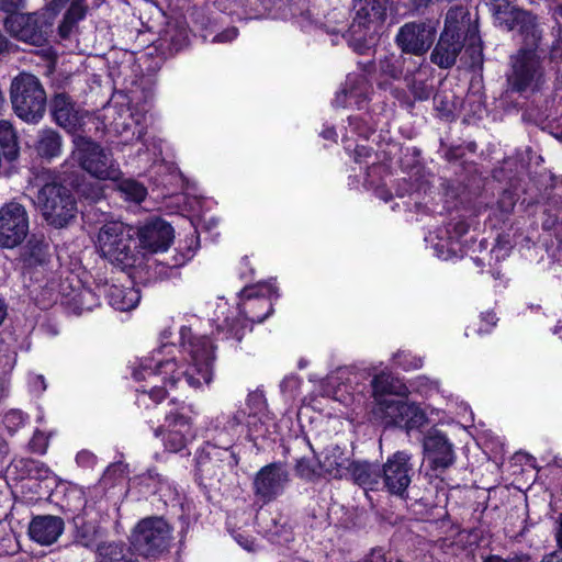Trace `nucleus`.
I'll list each match as a JSON object with an SVG mask.
<instances>
[{
    "label": "nucleus",
    "mask_w": 562,
    "mask_h": 562,
    "mask_svg": "<svg viewBox=\"0 0 562 562\" xmlns=\"http://www.w3.org/2000/svg\"><path fill=\"white\" fill-rule=\"evenodd\" d=\"M435 250H436L437 257L442 260H448L456 254V251L451 247H449V245L440 244V243L435 245Z\"/></svg>",
    "instance_id": "obj_62"
},
{
    "label": "nucleus",
    "mask_w": 562,
    "mask_h": 562,
    "mask_svg": "<svg viewBox=\"0 0 562 562\" xmlns=\"http://www.w3.org/2000/svg\"><path fill=\"white\" fill-rule=\"evenodd\" d=\"M10 101L14 114L22 121L36 124L46 110V92L40 79L29 72H20L10 86Z\"/></svg>",
    "instance_id": "obj_4"
},
{
    "label": "nucleus",
    "mask_w": 562,
    "mask_h": 562,
    "mask_svg": "<svg viewBox=\"0 0 562 562\" xmlns=\"http://www.w3.org/2000/svg\"><path fill=\"white\" fill-rule=\"evenodd\" d=\"M87 12L88 4L86 0H74L64 15L77 24L86 18Z\"/></svg>",
    "instance_id": "obj_49"
},
{
    "label": "nucleus",
    "mask_w": 562,
    "mask_h": 562,
    "mask_svg": "<svg viewBox=\"0 0 562 562\" xmlns=\"http://www.w3.org/2000/svg\"><path fill=\"white\" fill-rule=\"evenodd\" d=\"M77 24L64 15L60 24L58 25V34L61 38H68Z\"/></svg>",
    "instance_id": "obj_58"
},
{
    "label": "nucleus",
    "mask_w": 562,
    "mask_h": 562,
    "mask_svg": "<svg viewBox=\"0 0 562 562\" xmlns=\"http://www.w3.org/2000/svg\"><path fill=\"white\" fill-rule=\"evenodd\" d=\"M7 32L18 41L34 46H42L47 42L52 23L44 14L21 13L8 16L4 20Z\"/></svg>",
    "instance_id": "obj_11"
},
{
    "label": "nucleus",
    "mask_w": 562,
    "mask_h": 562,
    "mask_svg": "<svg viewBox=\"0 0 562 562\" xmlns=\"http://www.w3.org/2000/svg\"><path fill=\"white\" fill-rule=\"evenodd\" d=\"M70 520L72 543L86 549H98L100 546L98 542L104 537L105 530L101 526L95 508L75 516Z\"/></svg>",
    "instance_id": "obj_17"
},
{
    "label": "nucleus",
    "mask_w": 562,
    "mask_h": 562,
    "mask_svg": "<svg viewBox=\"0 0 562 562\" xmlns=\"http://www.w3.org/2000/svg\"><path fill=\"white\" fill-rule=\"evenodd\" d=\"M290 482V472L282 462L262 467L254 476L252 492L258 502L269 504L279 497Z\"/></svg>",
    "instance_id": "obj_13"
},
{
    "label": "nucleus",
    "mask_w": 562,
    "mask_h": 562,
    "mask_svg": "<svg viewBox=\"0 0 562 562\" xmlns=\"http://www.w3.org/2000/svg\"><path fill=\"white\" fill-rule=\"evenodd\" d=\"M165 41L169 43V48L175 52L181 50L188 45V33L184 29L167 31Z\"/></svg>",
    "instance_id": "obj_46"
},
{
    "label": "nucleus",
    "mask_w": 562,
    "mask_h": 562,
    "mask_svg": "<svg viewBox=\"0 0 562 562\" xmlns=\"http://www.w3.org/2000/svg\"><path fill=\"white\" fill-rule=\"evenodd\" d=\"M406 58L400 54H385L378 58L376 61H358L359 69L364 74L375 72V82L381 90H392L393 81L404 79Z\"/></svg>",
    "instance_id": "obj_15"
},
{
    "label": "nucleus",
    "mask_w": 562,
    "mask_h": 562,
    "mask_svg": "<svg viewBox=\"0 0 562 562\" xmlns=\"http://www.w3.org/2000/svg\"><path fill=\"white\" fill-rule=\"evenodd\" d=\"M124 475V464L122 462H116L110 464L104 471L101 482L105 486H112L115 484L117 479H122Z\"/></svg>",
    "instance_id": "obj_50"
},
{
    "label": "nucleus",
    "mask_w": 562,
    "mask_h": 562,
    "mask_svg": "<svg viewBox=\"0 0 562 562\" xmlns=\"http://www.w3.org/2000/svg\"><path fill=\"white\" fill-rule=\"evenodd\" d=\"M247 415L244 411L235 412L227 420V427L229 429H235L240 426L244 422H246Z\"/></svg>",
    "instance_id": "obj_61"
},
{
    "label": "nucleus",
    "mask_w": 562,
    "mask_h": 562,
    "mask_svg": "<svg viewBox=\"0 0 562 562\" xmlns=\"http://www.w3.org/2000/svg\"><path fill=\"white\" fill-rule=\"evenodd\" d=\"M434 105L440 117L446 120L454 117L456 104L453 95L445 91L438 92L434 95Z\"/></svg>",
    "instance_id": "obj_42"
},
{
    "label": "nucleus",
    "mask_w": 562,
    "mask_h": 562,
    "mask_svg": "<svg viewBox=\"0 0 562 562\" xmlns=\"http://www.w3.org/2000/svg\"><path fill=\"white\" fill-rule=\"evenodd\" d=\"M63 138L60 134L53 128H43L38 131L34 142L36 154L43 158L50 160L61 154Z\"/></svg>",
    "instance_id": "obj_28"
},
{
    "label": "nucleus",
    "mask_w": 562,
    "mask_h": 562,
    "mask_svg": "<svg viewBox=\"0 0 562 562\" xmlns=\"http://www.w3.org/2000/svg\"><path fill=\"white\" fill-rule=\"evenodd\" d=\"M423 450L432 471L445 472L456 461L453 445L445 432L435 427L425 434Z\"/></svg>",
    "instance_id": "obj_16"
},
{
    "label": "nucleus",
    "mask_w": 562,
    "mask_h": 562,
    "mask_svg": "<svg viewBox=\"0 0 562 562\" xmlns=\"http://www.w3.org/2000/svg\"><path fill=\"white\" fill-rule=\"evenodd\" d=\"M71 157L82 170L98 180L117 181L122 176L112 151L91 137L77 135Z\"/></svg>",
    "instance_id": "obj_5"
},
{
    "label": "nucleus",
    "mask_w": 562,
    "mask_h": 562,
    "mask_svg": "<svg viewBox=\"0 0 562 562\" xmlns=\"http://www.w3.org/2000/svg\"><path fill=\"white\" fill-rule=\"evenodd\" d=\"M72 300L78 313L91 311L94 306L99 305V296L91 289H81Z\"/></svg>",
    "instance_id": "obj_44"
},
{
    "label": "nucleus",
    "mask_w": 562,
    "mask_h": 562,
    "mask_svg": "<svg viewBox=\"0 0 562 562\" xmlns=\"http://www.w3.org/2000/svg\"><path fill=\"white\" fill-rule=\"evenodd\" d=\"M407 402L393 397H378L373 407V414L387 426H400L403 422L404 407Z\"/></svg>",
    "instance_id": "obj_27"
},
{
    "label": "nucleus",
    "mask_w": 562,
    "mask_h": 562,
    "mask_svg": "<svg viewBox=\"0 0 562 562\" xmlns=\"http://www.w3.org/2000/svg\"><path fill=\"white\" fill-rule=\"evenodd\" d=\"M26 0H0V11L14 13L24 8Z\"/></svg>",
    "instance_id": "obj_55"
},
{
    "label": "nucleus",
    "mask_w": 562,
    "mask_h": 562,
    "mask_svg": "<svg viewBox=\"0 0 562 562\" xmlns=\"http://www.w3.org/2000/svg\"><path fill=\"white\" fill-rule=\"evenodd\" d=\"M184 348L191 358L190 364L179 367L175 359H145L139 368L134 369L133 378L136 381H149L153 383L149 387L143 385L138 391L148 394L155 403H159L167 395L165 386L156 384L159 378L171 387H176L181 382L193 389L210 383L212 380L213 361L215 359L214 346L211 339L206 336L193 337Z\"/></svg>",
    "instance_id": "obj_1"
},
{
    "label": "nucleus",
    "mask_w": 562,
    "mask_h": 562,
    "mask_svg": "<svg viewBox=\"0 0 562 562\" xmlns=\"http://www.w3.org/2000/svg\"><path fill=\"white\" fill-rule=\"evenodd\" d=\"M349 463L351 462L347 457H345L342 450L338 446L328 449L323 460L318 461L322 472L335 479L348 476Z\"/></svg>",
    "instance_id": "obj_29"
},
{
    "label": "nucleus",
    "mask_w": 562,
    "mask_h": 562,
    "mask_svg": "<svg viewBox=\"0 0 562 562\" xmlns=\"http://www.w3.org/2000/svg\"><path fill=\"white\" fill-rule=\"evenodd\" d=\"M389 0H352L355 16L350 26L351 32L361 30L375 32L386 19Z\"/></svg>",
    "instance_id": "obj_19"
},
{
    "label": "nucleus",
    "mask_w": 562,
    "mask_h": 562,
    "mask_svg": "<svg viewBox=\"0 0 562 562\" xmlns=\"http://www.w3.org/2000/svg\"><path fill=\"white\" fill-rule=\"evenodd\" d=\"M97 562H139L124 542H104L98 547Z\"/></svg>",
    "instance_id": "obj_31"
},
{
    "label": "nucleus",
    "mask_w": 562,
    "mask_h": 562,
    "mask_svg": "<svg viewBox=\"0 0 562 562\" xmlns=\"http://www.w3.org/2000/svg\"><path fill=\"white\" fill-rule=\"evenodd\" d=\"M109 303L117 311H130L138 304L140 296L134 288L111 285L106 289Z\"/></svg>",
    "instance_id": "obj_33"
},
{
    "label": "nucleus",
    "mask_w": 562,
    "mask_h": 562,
    "mask_svg": "<svg viewBox=\"0 0 562 562\" xmlns=\"http://www.w3.org/2000/svg\"><path fill=\"white\" fill-rule=\"evenodd\" d=\"M357 31H359L358 27H357ZM367 32H369V31L368 30H361L358 33H353L352 32L353 35H358V38H356V41H355V43L352 45H353L355 50L358 52L359 54H364V52L367 49H369V47L362 42V40L366 38Z\"/></svg>",
    "instance_id": "obj_63"
},
{
    "label": "nucleus",
    "mask_w": 562,
    "mask_h": 562,
    "mask_svg": "<svg viewBox=\"0 0 562 562\" xmlns=\"http://www.w3.org/2000/svg\"><path fill=\"white\" fill-rule=\"evenodd\" d=\"M29 213L24 205L11 201L0 207V248L20 246L29 235Z\"/></svg>",
    "instance_id": "obj_10"
},
{
    "label": "nucleus",
    "mask_w": 562,
    "mask_h": 562,
    "mask_svg": "<svg viewBox=\"0 0 562 562\" xmlns=\"http://www.w3.org/2000/svg\"><path fill=\"white\" fill-rule=\"evenodd\" d=\"M434 69L427 64H420L414 70H407L404 77L406 87L415 100H428L434 93Z\"/></svg>",
    "instance_id": "obj_25"
},
{
    "label": "nucleus",
    "mask_w": 562,
    "mask_h": 562,
    "mask_svg": "<svg viewBox=\"0 0 562 562\" xmlns=\"http://www.w3.org/2000/svg\"><path fill=\"white\" fill-rule=\"evenodd\" d=\"M194 437L195 432L193 429H168V434L165 437V447L171 452H179Z\"/></svg>",
    "instance_id": "obj_38"
},
{
    "label": "nucleus",
    "mask_w": 562,
    "mask_h": 562,
    "mask_svg": "<svg viewBox=\"0 0 562 562\" xmlns=\"http://www.w3.org/2000/svg\"><path fill=\"white\" fill-rule=\"evenodd\" d=\"M14 539L11 535H0V557L8 555L13 549Z\"/></svg>",
    "instance_id": "obj_60"
},
{
    "label": "nucleus",
    "mask_w": 562,
    "mask_h": 562,
    "mask_svg": "<svg viewBox=\"0 0 562 562\" xmlns=\"http://www.w3.org/2000/svg\"><path fill=\"white\" fill-rule=\"evenodd\" d=\"M348 476L363 488L378 490L381 484V467L368 461H351Z\"/></svg>",
    "instance_id": "obj_26"
},
{
    "label": "nucleus",
    "mask_w": 562,
    "mask_h": 562,
    "mask_svg": "<svg viewBox=\"0 0 562 562\" xmlns=\"http://www.w3.org/2000/svg\"><path fill=\"white\" fill-rule=\"evenodd\" d=\"M294 471L299 477L305 481H314L322 474L318 462H315L313 459L308 458L297 459L294 465Z\"/></svg>",
    "instance_id": "obj_41"
},
{
    "label": "nucleus",
    "mask_w": 562,
    "mask_h": 562,
    "mask_svg": "<svg viewBox=\"0 0 562 562\" xmlns=\"http://www.w3.org/2000/svg\"><path fill=\"white\" fill-rule=\"evenodd\" d=\"M64 530V519L53 515L35 516L29 525L30 538L42 546L55 543Z\"/></svg>",
    "instance_id": "obj_22"
},
{
    "label": "nucleus",
    "mask_w": 562,
    "mask_h": 562,
    "mask_svg": "<svg viewBox=\"0 0 562 562\" xmlns=\"http://www.w3.org/2000/svg\"><path fill=\"white\" fill-rule=\"evenodd\" d=\"M484 562H529V558L526 555H515L509 559H502L498 555H490L484 560Z\"/></svg>",
    "instance_id": "obj_64"
},
{
    "label": "nucleus",
    "mask_w": 562,
    "mask_h": 562,
    "mask_svg": "<svg viewBox=\"0 0 562 562\" xmlns=\"http://www.w3.org/2000/svg\"><path fill=\"white\" fill-rule=\"evenodd\" d=\"M135 231L138 247L149 252L166 251L175 238L172 226L161 218H153Z\"/></svg>",
    "instance_id": "obj_18"
},
{
    "label": "nucleus",
    "mask_w": 562,
    "mask_h": 562,
    "mask_svg": "<svg viewBox=\"0 0 562 562\" xmlns=\"http://www.w3.org/2000/svg\"><path fill=\"white\" fill-rule=\"evenodd\" d=\"M239 462L238 454L232 448L207 445L196 458V475L206 485L220 483Z\"/></svg>",
    "instance_id": "obj_8"
},
{
    "label": "nucleus",
    "mask_w": 562,
    "mask_h": 562,
    "mask_svg": "<svg viewBox=\"0 0 562 562\" xmlns=\"http://www.w3.org/2000/svg\"><path fill=\"white\" fill-rule=\"evenodd\" d=\"M72 186L80 198L90 202H97L104 195L103 187L100 183L83 177L74 181Z\"/></svg>",
    "instance_id": "obj_39"
},
{
    "label": "nucleus",
    "mask_w": 562,
    "mask_h": 562,
    "mask_svg": "<svg viewBox=\"0 0 562 562\" xmlns=\"http://www.w3.org/2000/svg\"><path fill=\"white\" fill-rule=\"evenodd\" d=\"M117 190L126 201L139 204L147 195L146 187L134 179L117 180Z\"/></svg>",
    "instance_id": "obj_37"
},
{
    "label": "nucleus",
    "mask_w": 562,
    "mask_h": 562,
    "mask_svg": "<svg viewBox=\"0 0 562 562\" xmlns=\"http://www.w3.org/2000/svg\"><path fill=\"white\" fill-rule=\"evenodd\" d=\"M59 507L69 519L94 508L93 505L88 504L83 491L78 487H70L66 491L59 503Z\"/></svg>",
    "instance_id": "obj_32"
},
{
    "label": "nucleus",
    "mask_w": 562,
    "mask_h": 562,
    "mask_svg": "<svg viewBox=\"0 0 562 562\" xmlns=\"http://www.w3.org/2000/svg\"><path fill=\"white\" fill-rule=\"evenodd\" d=\"M37 202L46 222L55 228L70 225L77 217V202L70 190L59 183L43 186L37 193Z\"/></svg>",
    "instance_id": "obj_6"
},
{
    "label": "nucleus",
    "mask_w": 562,
    "mask_h": 562,
    "mask_svg": "<svg viewBox=\"0 0 562 562\" xmlns=\"http://www.w3.org/2000/svg\"><path fill=\"white\" fill-rule=\"evenodd\" d=\"M366 75L367 74L362 72L361 75L349 76L345 85L349 98L353 99L358 106H361V103L368 101L372 92V86Z\"/></svg>",
    "instance_id": "obj_35"
},
{
    "label": "nucleus",
    "mask_w": 562,
    "mask_h": 562,
    "mask_svg": "<svg viewBox=\"0 0 562 562\" xmlns=\"http://www.w3.org/2000/svg\"><path fill=\"white\" fill-rule=\"evenodd\" d=\"M394 363L404 370L419 369L423 366L420 358L412 356L407 351H398L394 355Z\"/></svg>",
    "instance_id": "obj_47"
},
{
    "label": "nucleus",
    "mask_w": 562,
    "mask_h": 562,
    "mask_svg": "<svg viewBox=\"0 0 562 562\" xmlns=\"http://www.w3.org/2000/svg\"><path fill=\"white\" fill-rule=\"evenodd\" d=\"M243 308L246 318L252 323H261L272 313V304L267 297L252 299L250 294Z\"/></svg>",
    "instance_id": "obj_36"
},
{
    "label": "nucleus",
    "mask_w": 562,
    "mask_h": 562,
    "mask_svg": "<svg viewBox=\"0 0 562 562\" xmlns=\"http://www.w3.org/2000/svg\"><path fill=\"white\" fill-rule=\"evenodd\" d=\"M520 35L522 36V46L509 57L510 69L506 74V92L522 95L541 89L544 82V69L537 52L542 40L540 27L535 29L532 38L527 34Z\"/></svg>",
    "instance_id": "obj_2"
},
{
    "label": "nucleus",
    "mask_w": 562,
    "mask_h": 562,
    "mask_svg": "<svg viewBox=\"0 0 562 562\" xmlns=\"http://www.w3.org/2000/svg\"><path fill=\"white\" fill-rule=\"evenodd\" d=\"M437 34L431 21H414L402 25L395 36V44L404 54L422 56L434 44Z\"/></svg>",
    "instance_id": "obj_14"
},
{
    "label": "nucleus",
    "mask_w": 562,
    "mask_h": 562,
    "mask_svg": "<svg viewBox=\"0 0 562 562\" xmlns=\"http://www.w3.org/2000/svg\"><path fill=\"white\" fill-rule=\"evenodd\" d=\"M555 541L558 549L551 554H559V559L562 560V513L555 521Z\"/></svg>",
    "instance_id": "obj_59"
},
{
    "label": "nucleus",
    "mask_w": 562,
    "mask_h": 562,
    "mask_svg": "<svg viewBox=\"0 0 562 562\" xmlns=\"http://www.w3.org/2000/svg\"><path fill=\"white\" fill-rule=\"evenodd\" d=\"M171 540V527L162 517L142 519L132 535V544L145 557H156L165 552Z\"/></svg>",
    "instance_id": "obj_7"
},
{
    "label": "nucleus",
    "mask_w": 562,
    "mask_h": 562,
    "mask_svg": "<svg viewBox=\"0 0 562 562\" xmlns=\"http://www.w3.org/2000/svg\"><path fill=\"white\" fill-rule=\"evenodd\" d=\"M486 4L498 26L508 32L518 29L519 34L535 37V29L539 27L537 16L516 5V0H486Z\"/></svg>",
    "instance_id": "obj_9"
},
{
    "label": "nucleus",
    "mask_w": 562,
    "mask_h": 562,
    "mask_svg": "<svg viewBox=\"0 0 562 562\" xmlns=\"http://www.w3.org/2000/svg\"><path fill=\"white\" fill-rule=\"evenodd\" d=\"M362 562H398L383 547L372 548L363 558Z\"/></svg>",
    "instance_id": "obj_52"
},
{
    "label": "nucleus",
    "mask_w": 562,
    "mask_h": 562,
    "mask_svg": "<svg viewBox=\"0 0 562 562\" xmlns=\"http://www.w3.org/2000/svg\"><path fill=\"white\" fill-rule=\"evenodd\" d=\"M442 32H449L472 46L479 40L477 16L472 19L468 7L452 5L446 14Z\"/></svg>",
    "instance_id": "obj_20"
},
{
    "label": "nucleus",
    "mask_w": 562,
    "mask_h": 562,
    "mask_svg": "<svg viewBox=\"0 0 562 562\" xmlns=\"http://www.w3.org/2000/svg\"><path fill=\"white\" fill-rule=\"evenodd\" d=\"M76 461L80 467L92 468L97 462V457L88 450H82L77 453Z\"/></svg>",
    "instance_id": "obj_54"
},
{
    "label": "nucleus",
    "mask_w": 562,
    "mask_h": 562,
    "mask_svg": "<svg viewBox=\"0 0 562 562\" xmlns=\"http://www.w3.org/2000/svg\"><path fill=\"white\" fill-rule=\"evenodd\" d=\"M372 389L375 401L378 397H392L393 395L406 397L409 394L408 387L401 380L385 373L373 378Z\"/></svg>",
    "instance_id": "obj_30"
},
{
    "label": "nucleus",
    "mask_w": 562,
    "mask_h": 562,
    "mask_svg": "<svg viewBox=\"0 0 562 562\" xmlns=\"http://www.w3.org/2000/svg\"><path fill=\"white\" fill-rule=\"evenodd\" d=\"M465 42L449 32H441L430 54V61L441 69H450L457 64Z\"/></svg>",
    "instance_id": "obj_23"
},
{
    "label": "nucleus",
    "mask_w": 562,
    "mask_h": 562,
    "mask_svg": "<svg viewBox=\"0 0 562 562\" xmlns=\"http://www.w3.org/2000/svg\"><path fill=\"white\" fill-rule=\"evenodd\" d=\"M50 111L57 125L74 133L82 124V115L72 98L66 93H56L50 102Z\"/></svg>",
    "instance_id": "obj_21"
},
{
    "label": "nucleus",
    "mask_w": 562,
    "mask_h": 562,
    "mask_svg": "<svg viewBox=\"0 0 562 562\" xmlns=\"http://www.w3.org/2000/svg\"><path fill=\"white\" fill-rule=\"evenodd\" d=\"M411 454L396 451L381 467V483L386 491L401 498H409L407 488L414 474Z\"/></svg>",
    "instance_id": "obj_12"
},
{
    "label": "nucleus",
    "mask_w": 562,
    "mask_h": 562,
    "mask_svg": "<svg viewBox=\"0 0 562 562\" xmlns=\"http://www.w3.org/2000/svg\"><path fill=\"white\" fill-rule=\"evenodd\" d=\"M97 244L101 256L112 265L121 269L135 266L139 252L135 228L109 222L99 229Z\"/></svg>",
    "instance_id": "obj_3"
},
{
    "label": "nucleus",
    "mask_w": 562,
    "mask_h": 562,
    "mask_svg": "<svg viewBox=\"0 0 562 562\" xmlns=\"http://www.w3.org/2000/svg\"><path fill=\"white\" fill-rule=\"evenodd\" d=\"M50 246L42 234H32L21 247L19 260L26 269L43 267L49 262Z\"/></svg>",
    "instance_id": "obj_24"
},
{
    "label": "nucleus",
    "mask_w": 562,
    "mask_h": 562,
    "mask_svg": "<svg viewBox=\"0 0 562 562\" xmlns=\"http://www.w3.org/2000/svg\"><path fill=\"white\" fill-rule=\"evenodd\" d=\"M403 409V422L400 423L398 427H404L407 430H411L419 428L426 423L427 417L425 413L416 404L407 403V406H405Z\"/></svg>",
    "instance_id": "obj_40"
},
{
    "label": "nucleus",
    "mask_w": 562,
    "mask_h": 562,
    "mask_svg": "<svg viewBox=\"0 0 562 562\" xmlns=\"http://www.w3.org/2000/svg\"><path fill=\"white\" fill-rule=\"evenodd\" d=\"M27 418L22 411L11 409L3 416V424L10 434H14L25 425Z\"/></svg>",
    "instance_id": "obj_45"
},
{
    "label": "nucleus",
    "mask_w": 562,
    "mask_h": 562,
    "mask_svg": "<svg viewBox=\"0 0 562 562\" xmlns=\"http://www.w3.org/2000/svg\"><path fill=\"white\" fill-rule=\"evenodd\" d=\"M192 414L191 405L171 402V408L166 413L164 426L168 429H193Z\"/></svg>",
    "instance_id": "obj_34"
},
{
    "label": "nucleus",
    "mask_w": 562,
    "mask_h": 562,
    "mask_svg": "<svg viewBox=\"0 0 562 562\" xmlns=\"http://www.w3.org/2000/svg\"><path fill=\"white\" fill-rule=\"evenodd\" d=\"M464 153L463 145H451L446 149L443 157L448 161H457L464 156Z\"/></svg>",
    "instance_id": "obj_57"
},
{
    "label": "nucleus",
    "mask_w": 562,
    "mask_h": 562,
    "mask_svg": "<svg viewBox=\"0 0 562 562\" xmlns=\"http://www.w3.org/2000/svg\"><path fill=\"white\" fill-rule=\"evenodd\" d=\"M188 247L186 252H181L179 256H175L171 261H162L159 263L161 267H168L170 269L181 267L188 260H190L199 246V237L192 235L188 240Z\"/></svg>",
    "instance_id": "obj_43"
},
{
    "label": "nucleus",
    "mask_w": 562,
    "mask_h": 562,
    "mask_svg": "<svg viewBox=\"0 0 562 562\" xmlns=\"http://www.w3.org/2000/svg\"><path fill=\"white\" fill-rule=\"evenodd\" d=\"M246 425L249 430V435H261L266 431L263 423L257 416V413H250L247 415Z\"/></svg>",
    "instance_id": "obj_53"
},
{
    "label": "nucleus",
    "mask_w": 562,
    "mask_h": 562,
    "mask_svg": "<svg viewBox=\"0 0 562 562\" xmlns=\"http://www.w3.org/2000/svg\"><path fill=\"white\" fill-rule=\"evenodd\" d=\"M238 35V29L235 26L228 27L221 33L216 34L213 38L214 43H228L235 40Z\"/></svg>",
    "instance_id": "obj_56"
},
{
    "label": "nucleus",
    "mask_w": 562,
    "mask_h": 562,
    "mask_svg": "<svg viewBox=\"0 0 562 562\" xmlns=\"http://www.w3.org/2000/svg\"><path fill=\"white\" fill-rule=\"evenodd\" d=\"M515 205L516 194L512 190H503L497 200V209L504 214H509Z\"/></svg>",
    "instance_id": "obj_51"
},
{
    "label": "nucleus",
    "mask_w": 562,
    "mask_h": 562,
    "mask_svg": "<svg viewBox=\"0 0 562 562\" xmlns=\"http://www.w3.org/2000/svg\"><path fill=\"white\" fill-rule=\"evenodd\" d=\"M49 437L44 431L36 429L29 441V450L36 454H44L47 450Z\"/></svg>",
    "instance_id": "obj_48"
}]
</instances>
